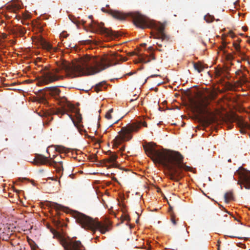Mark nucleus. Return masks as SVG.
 Listing matches in <instances>:
<instances>
[{
    "label": "nucleus",
    "mask_w": 250,
    "mask_h": 250,
    "mask_svg": "<svg viewBox=\"0 0 250 250\" xmlns=\"http://www.w3.org/2000/svg\"><path fill=\"white\" fill-rule=\"evenodd\" d=\"M222 70L221 69H216L215 71V77H219L221 75Z\"/></svg>",
    "instance_id": "obj_29"
},
{
    "label": "nucleus",
    "mask_w": 250,
    "mask_h": 250,
    "mask_svg": "<svg viewBox=\"0 0 250 250\" xmlns=\"http://www.w3.org/2000/svg\"><path fill=\"white\" fill-rule=\"evenodd\" d=\"M64 247L65 250H84L83 246L80 241L71 240L66 242Z\"/></svg>",
    "instance_id": "obj_12"
},
{
    "label": "nucleus",
    "mask_w": 250,
    "mask_h": 250,
    "mask_svg": "<svg viewBox=\"0 0 250 250\" xmlns=\"http://www.w3.org/2000/svg\"><path fill=\"white\" fill-rule=\"evenodd\" d=\"M231 119L233 122H236L238 126L241 128L245 127L247 125L243 118L236 114L232 116Z\"/></svg>",
    "instance_id": "obj_17"
},
{
    "label": "nucleus",
    "mask_w": 250,
    "mask_h": 250,
    "mask_svg": "<svg viewBox=\"0 0 250 250\" xmlns=\"http://www.w3.org/2000/svg\"><path fill=\"white\" fill-rule=\"evenodd\" d=\"M106 154L109 155L108 157L101 161L100 164L107 167L108 168L116 167L117 165L115 163L118 157L116 154L108 151L106 152Z\"/></svg>",
    "instance_id": "obj_11"
},
{
    "label": "nucleus",
    "mask_w": 250,
    "mask_h": 250,
    "mask_svg": "<svg viewBox=\"0 0 250 250\" xmlns=\"http://www.w3.org/2000/svg\"><path fill=\"white\" fill-rule=\"evenodd\" d=\"M7 34H5V33H2V34H1V37H2V38H3V39H5V38H7Z\"/></svg>",
    "instance_id": "obj_32"
},
{
    "label": "nucleus",
    "mask_w": 250,
    "mask_h": 250,
    "mask_svg": "<svg viewBox=\"0 0 250 250\" xmlns=\"http://www.w3.org/2000/svg\"><path fill=\"white\" fill-rule=\"evenodd\" d=\"M61 36L62 37V36H63V37H64V38H66V37H67V36L64 35V33H62L61 34Z\"/></svg>",
    "instance_id": "obj_38"
},
{
    "label": "nucleus",
    "mask_w": 250,
    "mask_h": 250,
    "mask_svg": "<svg viewBox=\"0 0 250 250\" xmlns=\"http://www.w3.org/2000/svg\"><path fill=\"white\" fill-rule=\"evenodd\" d=\"M39 42L42 48L48 51L56 52L57 50V48H54L52 46L42 38H40Z\"/></svg>",
    "instance_id": "obj_15"
},
{
    "label": "nucleus",
    "mask_w": 250,
    "mask_h": 250,
    "mask_svg": "<svg viewBox=\"0 0 250 250\" xmlns=\"http://www.w3.org/2000/svg\"><path fill=\"white\" fill-rule=\"evenodd\" d=\"M148 50L150 52H152L153 50V48L152 46H150L148 48Z\"/></svg>",
    "instance_id": "obj_33"
},
{
    "label": "nucleus",
    "mask_w": 250,
    "mask_h": 250,
    "mask_svg": "<svg viewBox=\"0 0 250 250\" xmlns=\"http://www.w3.org/2000/svg\"><path fill=\"white\" fill-rule=\"evenodd\" d=\"M92 17V16H89V18H91Z\"/></svg>",
    "instance_id": "obj_45"
},
{
    "label": "nucleus",
    "mask_w": 250,
    "mask_h": 250,
    "mask_svg": "<svg viewBox=\"0 0 250 250\" xmlns=\"http://www.w3.org/2000/svg\"><path fill=\"white\" fill-rule=\"evenodd\" d=\"M171 221L174 225L177 224V220L175 218V216L173 214L171 215Z\"/></svg>",
    "instance_id": "obj_28"
},
{
    "label": "nucleus",
    "mask_w": 250,
    "mask_h": 250,
    "mask_svg": "<svg viewBox=\"0 0 250 250\" xmlns=\"http://www.w3.org/2000/svg\"><path fill=\"white\" fill-rule=\"evenodd\" d=\"M228 162H231V160H230V159H229V160H228Z\"/></svg>",
    "instance_id": "obj_44"
},
{
    "label": "nucleus",
    "mask_w": 250,
    "mask_h": 250,
    "mask_svg": "<svg viewBox=\"0 0 250 250\" xmlns=\"http://www.w3.org/2000/svg\"><path fill=\"white\" fill-rule=\"evenodd\" d=\"M157 44L158 45L160 46H162V44H160L158 42H157Z\"/></svg>",
    "instance_id": "obj_41"
},
{
    "label": "nucleus",
    "mask_w": 250,
    "mask_h": 250,
    "mask_svg": "<svg viewBox=\"0 0 250 250\" xmlns=\"http://www.w3.org/2000/svg\"><path fill=\"white\" fill-rule=\"evenodd\" d=\"M142 125L145 126V127H146L147 126V124L146 122H144L142 123Z\"/></svg>",
    "instance_id": "obj_36"
},
{
    "label": "nucleus",
    "mask_w": 250,
    "mask_h": 250,
    "mask_svg": "<svg viewBox=\"0 0 250 250\" xmlns=\"http://www.w3.org/2000/svg\"><path fill=\"white\" fill-rule=\"evenodd\" d=\"M224 198L226 203H229L230 201L234 200V197L232 192L229 191L225 193Z\"/></svg>",
    "instance_id": "obj_20"
},
{
    "label": "nucleus",
    "mask_w": 250,
    "mask_h": 250,
    "mask_svg": "<svg viewBox=\"0 0 250 250\" xmlns=\"http://www.w3.org/2000/svg\"><path fill=\"white\" fill-rule=\"evenodd\" d=\"M204 19L207 22L209 23L213 21L214 18L213 16L210 15L209 14H207L205 16Z\"/></svg>",
    "instance_id": "obj_25"
},
{
    "label": "nucleus",
    "mask_w": 250,
    "mask_h": 250,
    "mask_svg": "<svg viewBox=\"0 0 250 250\" xmlns=\"http://www.w3.org/2000/svg\"><path fill=\"white\" fill-rule=\"evenodd\" d=\"M37 60H38L39 61H41V58H38Z\"/></svg>",
    "instance_id": "obj_43"
},
{
    "label": "nucleus",
    "mask_w": 250,
    "mask_h": 250,
    "mask_svg": "<svg viewBox=\"0 0 250 250\" xmlns=\"http://www.w3.org/2000/svg\"><path fill=\"white\" fill-rule=\"evenodd\" d=\"M233 46L237 51H239L240 50V45L239 44L237 43H233Z\"/></svg>",
    "instance_id": "obj_30"
},
{
    "label": "nucleus",
    "mask_w": 250,
    "mask_h": 250,
    "mask_svg": "<svg viewBox=\"0 0 250 250\" xmlns=\"http://www.w3.org/2000/svg\"><path fill=\"white\" fill-rule=\"evenodd\" d=\"M8 8L10 12L16 13L20 9L21 6L19 4H12L8 6Z\"/></svg>",
    "instance_id": "obj_19"
},
{
    "label": "nucleus",
    "mask_w": 250,
    "mask_h": 250,
    "mask_svg": "<svg viewBox=\"0 0 250 250\" xmlns=\"http://www.w3.org/2000/svg\"><path fill=\"white\" fill-rule=\"evenodd\" d=\"M76 222L83 229L91 230L95 233L99 230L101 233L104 234L111 229V224L108 221L99 222L93 218L78 211L73 214Z\"/></svg>",
    "instance_id": "obj_4"
},
{
    "label": "nucleus",
    "mask_w": 250,
    "mask_h": 250,
    "mask_svg": "<svg viewBox=\"0 0 250 250\" xmlns=\"http://www.w3.org/2000/svg\"><path fill=\"white\" fill-rule=\"evenodd\" d=\"M102 10L109 13L115 19L120 20H125L127 17H129L132 19L133 23L137 27L142 29L146 28L154 29L156 32V33L152 34L154 39H160L162 42L168 41L169 40V37L164 32L165 28L164 23L151 21L138 12H130L125 14L111 9L106 10L104 8H102Z\"/></svg>",
    "instance_id": "obj_3"
},
{
    "label": "nucleus",
    "mask_w": 250,
    "mask_h": 250,
    "mask_svg": "<svg viewBox=\"0 0 250 250\" xmlns=\"http://www.w3.org/2000/svg\"><path fill=\"white\" fill-rule=\"evenodd\" d=\"M125 146H122L121 148H120V150L121 151H123L125 150Z\"/></svg>",
    "instance_id": "obj_37"
},
{
    "label": "nucleus",
    "mask_w": 250,
    "mask_h": 250,
    "mask_svg": "<svg viewBox=\"0 0 250 250\" xmlns=\"http://www.w3.org/2000/svg\"><path fill=\"white\" fill-rule=\"evenodd\" d=\"M104 25V23L103 22L99 23L96 21H92V28L95 32H99L112 39L118 38L120 36L118 32L112 31V30L105 28Z\"/></svg>",
    "instance_id": "obj_9"
},
{
    "label": "nucleus",
    "mask_w": 250,
    "mask_h": 250,
    "mask_svg": "<svg viewBox=\"0 0 250 250\" xmlns=\"http://www.w3.org/2000/svg\"><path fill=\"white\" fill-rule=\"evenodd\" d=\"M113 179L116 181L117 180L116 178H114Z\"/></svg>",
    "instance_id": "obj_46"
},
{
    "label": "nucleus",
    "mask_w": 250,
    "mask_h": 250,
    "mask_svg": "<svg viewBox=\"0 0 250 250\" xmlns=\"http://www.w3.org/2000/svg\"><path fill=\"white\" fill-rule=\"evenodd\" d=\"M51 206L53 208H54L56 210L61 209L62 208V206H61V205H59L56 203H52Z\"/></svg>",
    "instance_id": "obj_26"
},
{
    "label": "nucleus",
    "mask_w": 250,
    "mask_h": 250,
    "mask_svg": "<svg viewBox=\"0 0 250 250\" xmlns=\"http://www.w3.org/2000/svg\"><path fill=\"white\" fill-rule=\"evenodd\" d=\"M122 57L117 54L110 57L100 58L86 55L72 63L64 62L57 68L50 69L49 66H43L36 64L41 67V82L48 84L63 79L62 72L64 71L69 77H76L82 75H94L105 70L110 66L114 61L122 60ZM38 62H36V63Z\"/></svg>",
    "instance_id": "obj_1"
},
{
    "label": "nucleus",
    "mask_w": 250,
    "mask_h": 250,
    "mask_svg": "<svg viewBox=\"0 0 250 250\" xmlns=\"http://www.w3.org/2000/svg\"><path fill=\"white\" fill-rule=\"evenodd\" d=\"M231 238H238L239 239H241L242 238L241 237H240L239 236H233V235H231V236H229Z\"/></svg>",
    "instance_id": "obj_35"
},
{
    "label": "nucleus",
    "mask_w": 250,
    "mask_h": 250,
    "mask_svg": "<svg viewBox=\"0 0 250 250\" xmlns=\"http://www.w3.org/2000/svg\"><path fill=\"white\" fill-rule=\"evenodd\" d=\"M242 28H243V30H244V31H247V30H248V27H247V26H243V27H242Z\"/></svg>",
    "instance_id": "obj_34"
},
{
    "label": "nucleus",
    "mask_w": 250,
    "mask_h": 250,
    "mask_svg": "<svg viewBox=\"0 0 250 250\" xmlns=\"http://www.w3.org/2000/svg\"><path fill=\"white\" fill-rule=\"evenodd\" d=\"M247 82V80H246V78H245L244 80H243V83H245Z\"/></svg>",
    "instance_id": "obj_40"
},
{
    "label": "nucleus",
    "mask_w": 250,
    "mask_h": 250,
    "mask_svg": "<svg viewBox=\"0 0 250 250\" xmlns=\"http://www.w3.org/2000/svg\"><path fill=\"white\" fill-rule=\"evenodd\" d=\"M124 220H127V221H129L130 220L129 216L128 215H125L124 216Z\"/></svg>",
    "instance_id": "obj_31"
},
{
    "label": "nucleus",
    "mask_w": 250,
    "mask_h": 250,
    "mask_svg": "<svg viewBox=\"0 0 250 250\" xmlns=\"http://www.w3.org/2000/svg\"><path fill=\"white\" fill-rule=\"evenodd\" d=\"M156 144L149 143L143 146L147 155L154 162L162 165L167 170V176L175 182H178L184 177L183 170L190 171L192 168L183 162V156L177 151L163 149H155Z\"/></svg>",
    "instance_id": "obj_2"
},
{
    "label": "nucleus",
    "mask_w": 250,
    "mask_h": 250,
    "mask_svg": "<svg viewBox=\"0 0 250 250\" xmlns=\"http://www.w3.org/2000/svg\"><path fill=\"white\" fill-rule=\"evenodd\" d=\"M66 109L65 114H67L69 116L79 132L82 134L83 132H85V130L83 129V125L81 124L82 117L81 114L80 113L79 109L76 108L74 106L73 109H69L67 108Z\"/></svg>",
    "instance_id": "obj_8"
},
{
    "label": "nucleus",
    "mask_w": 250,
    "mask_h": 250,
    "mask_svg": "<svg viewBox=\"0 0 250 250\" xmlns=\"http://www.w3.org/2000/svg\"><path fill=\"white\" fill-rule=\"evenodd\" d=\"M193 66L194 68L199 73L201 72L204 68L201 62H194Z\"/></svg>",
    "instance_id": "obj_21"
},
{
    "label": "nucleus",
    "mask_w": 250,
    "mask_h": 250,
    "mask_svg": "<svg viewBox=\"0 0 250 250\" xmlns=\"http://www.w3.org/2000/svg\"><path fill=\"white\" fill-rule=\"evenodd\" d=\"M113 108L110 109L107 111V112L106 113V114L105 115V117L108 120L111 119L112 118L111 113H113Z\"/></svg>",
    "instance_id": "obj_27"
},
{
    "label": "nucleus",
    "mask_w": 250,
    "mask_h": 250,
    "mask_svg": "<svg viewBox=\"0 0 250 250\" xmlns=\"http://www.w3.org/2000/svg\"><path fill=\"white\" fill-rule=\"evenodd\" d=\"M105 84V82H102L98 84H97L95 85V87L94 88L95 90L98 92L102 90V87L104 86V85Z\"/></svg>",
    "instance_id": "obj_23"
},
{
    "label": "nucleus",
    "mask_w": 250,
    "mask_h": 250,
    "mask_svg": "<svg viewBox=\"0 0 250 250\" xmlns=\"http://www.w3.org/2000/svg\"><path fill=\"white\" fill-rule=\"evenodd\" d=\"M46 91L51 96L58 101V104L60 106V107L53 110V114H61L62 116L65 114L66 109L74 108V105L67 101L65 97L60 96L61 90L57 86L47 87Z\"/></svg>",
    "instance_id": "obj_5"
},
{
    "label": "nucleus",
    "mask_w": 250,
    "mask_h": 250,
    "mask_svg": "<svg viewBox=\"0 0 250 250\" xmlns=\"http://www.w3.org/2000/svg\"><path fill=\"white\" fill-rule=\"evenodd\" d=\"M229 127L230 129V128H232V126H231V125H230L229 126Z\"/></svg>",
    "instance_id": "obj_42"
},
{
    "label": "nucleus",
    "mask_w": 250,
    "mask_h": 250,
    "mask_svg": "<svg viewBox=\"0 0 250 250\" xmlns=\"http://www.w3.org/2000/svg\"><path fill=\"white\" fill-rule=\"evenodd\" d=\"M146 43H144L141 44V46H146Z\"/></svg>",
    "instance_id": "obj_39"
},
{
    "label": "nucleus",
    "mask_w": 250,
    "mask_h": 250,
    "mask_svg": "<svg viewBox=\"0 0 250 250\" xmlns=\"http://www.w3.org/2000/svg\"><path fill=\"white\" fill-rule=\"evenodd\" d=\"M53 110H53L51 111L50 114H49L48 113H44V116L46 118V122H48L49 123L53 120V118L51 116V115H54V114L52 113Z\"/></svg>",
    "instance_id": "obj_22"
},
{
    "label": "nucleus",
    "mask_w": 250,
    "mask_h": 250,
    "mask_svg": "<svg viewBox=\"0 0 250 250\" xmlns=\"http://www.w3.org/2000/svg\"><path fill=\"white\" fill-rule=\"evenodd\" d=\"M9 33L13 35L22 37L26 33V29L21 25H17L13 28L9 29Z\"/></svg>",
    "instance_id": "obj_14"
},
{
    "label": "nucleus",
    "mask_w": 250,
    "mask_h": 250,
    "mask_svg": "<svg viewBox=\"0 0 250 250\" xmlns=\"http://www.w3.org/2000/svg\"><path fill=\"white\" fill-rule=\"evenodd\" d=\"M138 219H137V220H136V223H137V222H138Z\"/></svg>",
    "instance_id": "obj_47"
},
{
    "label": "nucleus",
    "mask_w": 250,
    "mask_h": 250,
    "mask_svg": "<svg viewBox=\"0 0 250 250\" xmlns=\"http://www.w3.org/2000/svg\"><path fill=\"white\" fill-rule=\"evenodd\" d=\"M239 175V180L237 184L240 185L241 189L243 187L247 189H250V171L237 170L236 174Z\"/></svg>",
    "instance_id": "obj_10"
},
{
    "label": "nucleus",
    "mask_w": 250,
    "mask_h": 250,
    "mask_svg": "<svg viewBox=\"0 0 250 250\" xmlns=\"http://www.w3.org/2000/svg\"><path fill=\"white\" fill-rule=\"evenodd\" d=\"M141 124L142 122L133 123L123 127L119 132V135L113 140L114 145L117 146L123 142L128 141L131 139V132L137 131L140 129Z\"/></svg>",
    "instance_id": "obj_6"
},
{
    "label": "nucleus",
    "mask_w": 250,
    "mask_h": 250,
    "mask_svg": "<svg viewBox=\"0 0 250 250\" xmlns=\"http://www.w3.org/2000/svg\"><path fill=\"white\" fill-rule=\"evenodd\" d=\"M56 150L59 152H68L67 149L64 146H57L56 147Z\"/></svg>",
    "instance_id": "obj_24"
},
{
    "label": "nucleus",
    "mask_w": 250,
    "mask_h": 250,
    "mask_svg": "<svg viewBox=\"0 0 250 250\" xmlns=\"http://www.w3.org/2000/svg\"><path fill=\"white\" fill-rule=\"evenodd\" d=\"M138 57L140 62L143 63L149 62L151 60H153L155 59L153 54H151L149 56L144 54H139L138 55Z\"/></svg>",
    "instance_id": "obj_18"
},
{
    "label": "nucleus",
    "mask_w": 250,
    "mask_h": 250,
    "mask_svg": "<svg viewBox=\"0 0 250 250\" xmlns=\"http://www.w3.org/2000/svg\"><path fill=\"white\" fill-rule=\"evenodd\" d=\"M33 163L36 165H46L48 164L49 166H52L53 163L57 164V162L55 161L50 162V160H49L46 157L42 155L38 154L34 158Z\"/></svg>",
    "instance_id": "obj_13"
},
{
    "label": "nucleus",
    "mask_w": 250,
    "mask_h": 250,
    "mask_svg": "<svg viewBox=\"0 0 250 250\" xmlns=\"http://www.w3.org/2000/svg\"><path fill=\"white\" fill-rule=\"evenodd\" d=\"M53 158L50 159V162L55 161L57 162V164L53 163L52 166L56 168L58 171H61L62 169V162L60 161V158H61V156L60 155H53Z\"/></svg>",
    "instance_id": "obj_16"
},
{
    "label": "nucleus",
    "mask_w": 250,
    "mask_h": 250,
    "mask_svg": "<svg viewBox=\"0 0 250 250\" xmlns=\"http://www.w3.org/2000/svg\"><path fill=\"white\" fill-rule=\"evenodd\" d=\"M190 102L192 108L203 120H207L206 115H211V113L207 109L209 102L206 97L199 96L196 99H191Z\"/></svg>",
    "instance_id": "obj_7"
}]
</instances>
